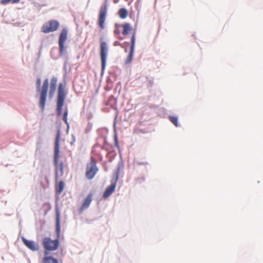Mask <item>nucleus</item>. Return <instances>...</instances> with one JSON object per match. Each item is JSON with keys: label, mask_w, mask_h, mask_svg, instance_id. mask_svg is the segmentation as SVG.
<instances>
[{"label": "nucleus", "mask_w": 263, "mask_h": 263, "mask_svg": "<svg viewBox=\"0 0 263 263\" xmlns=\"http://www.w3.org/2000/svg\"><path fill=\"white\" fill-rule=\"evenodd\" d=\"M56 232L57 238L52 240L49 237H45L43 240V246L44 248V254L48 255L50 252L55 251L59 248L60 235V213L58 210L56 211Z\"/></svg>", "instance_id": "f257e3e1"}, {"label": "nucleus", "mask_w": 263, "mask_h": 263, "mask_svg": "<svg viewBox=\"0 0 263 263\" xmlns=\"http://www.w3.org/2000/svg\"><path fill=\"white\" fill-rule=\"evenodd\" d=\"M36 84L37 90L40 92L39 105L42 111H44L47 97L49 80L48 79H46L43 82L42 86L41 87V79L38 78L36 80Z\"/></svg>", "instance_id": "f03ea898"}, {"label": "nucleus", "mask_w": 263, "mask_h": 263, "mask_svg": "<svg viewBox=\"0 0 263 263\" xmlns=\"http://www.w3.org/2000/svg\"><path fill=\"white\" fill-rule=\"evenodd\" d=\"M60 153V140L59 136H57L55 142L54 152V164L55 166V177L58 178V175L62 176L63 174V163L62 162H59Z\"/></svg>", "instance_id": "7ed1b4c3"}, {"label": "nucleus", "mask_w": 263, "mask_h": 263, "mask_svg": "<svg viewBox=\"0 0 263 263\" xmlns=\"http://www.w3.org/2000/svg\"><path fill=\"white\" fill-rule=\"evenodd\" d=\"M66 94L64 88L62 83H60L58 87L57 111L58 116H61L62 112V107L64 105Z\"/></svg>", "instance_id": "20e7f679"}, {"label": "nucleus", "mask_w": 263, "mask_h": 263, "mask_svg": "<svg viewBox=\"0 0 263 263\" xmlns=\"http://www.w3.org/2000/svg\"><path fill=\"white\" fill-rule=\"evenodd\" d=\"M99 171L97 166V161L92 157L90 158L89 162L87 164L85 176L88 180L92 179Z\"/></svg>", "instance_id": "39448f33"}, {"label": "nucleus", "mask_w": 263, "mask_h": 263, "mask_svg": "<svg viewBox=\"0 0 263 263\" xmlns=\"http://www.w3.org/2000/svg\"><path fill=\"white\" fill-rule=\"evenodd\" d=\"M107 13V7L106 4H103L100 7L98 17V25L101 29L105 28V22Z\"/></svg>", "instance_id": "423d86ee"}, {"label": "nucleus", "mask_w": 263, "mask_h": 263, "mask_svg": "<svg viewBox=\"0 0 263 263\" xmlns=\"http://www.w3.org/2000/svg\"><path fill=\"white\" fill-rule=\"evenodd\" d=\"M59 23L55 20H50L45 23L42 27V31L47 33L57 30Z\"/></svg>", "instance_id": "0eeeda50"}, {"label": "nucleus", "mask_w": 263, "mask_h": 263, "mask_svg": "<svg viewBox=\"0 0 263 263\" xmlns=\"http://www.w3.org/2000/svg\"><path fill=\"white\" fill-rule=\"evenodd\" d=\"M108 52L107 45L105 42L101 43L100 57L102 65V71L103 72L105 68L106 61Z\"/></svg>", "instance_id": "6e6552de"}, {"label": "nucleus", "mask_w": 263, "mask_h": 263, "mask_svg": "<svg viewBox=\"0 0 263 263\" xmlns=\"http://www.w3.org/2000/svg\"><path fill=\"white\" fill-rule=\"evenodd\" d=\"M68 35V30L66 29H63L60 35L59 45L60 51L61 55L63 54L65 51V43L67 40Z\"/></svg>", "instance_id": "1a4fd4ad"}, {"label": "nucleus", "mask_w": 263, "mask_h": 263, "mask_svg": "<svg viewBox=\"0 0 263 263\" xmlns=\"http://www.w3.org/2000/svg\"><path fill=\"white\" fill-rule=\"evenodd\" d=\"M135 42H136V33H135V32H134L131 36V45H130V52L129 53V54H128L126 61H125V63L127 64H129L133 60L134 49H135Z\"/></svg>", "instance_id": "9d476101"}, {"label": "nucleus", "mask_w": 263, "mask_h": 263, "mask_svg": "<svg viewBox=\"0 0 263 263\" xmlns=\"http://www.w3.org/2000/svg\"><path fill=\"white\" fill-rule=\"evenodd\" d=\"M23 243L30 250L32 251H36L39 250L40 247L39 244L32 240H29L25 238H22Z\"/></svg>", "instance_id": "9b49d317"}, {"label": "nucleus", "mask_w": 263, "mask_h": 263, "mask_svg": "<svg viewBox=\"0 0 263 263\" xmlns=\"http://www.w3.org/2000/svg\"><path fill=\"white\" fill-rule=\"evenodd\" d=\"M116 187V182H111V184L107 186L103 194L104 198H108L115 190Z\"/></svg>", "instance_id": "f8f14e48"}, {"label": "nucleus", "mask_w": 263, "mask_h": 263, "mask_svg": "<svg viewBox=\"0 0 263 263\" xmlns=\"http://www.w3.org/2000/svg\"><path fill=\"white\" fill-rule=\"evenodd\" d=\"M57 79L55 78H52L51 80L49 95L52 98L55 91L57 88Z\"/></svg>", "instance_id": "ddd939ff"}, {"label": "nucleus", "mask_w": 263, "mask_h": 263, "mask_svg": "<svg viewBox=\"0 0 263 263\" xmlns=\"http://www.w3.org/2000/svg\"><path fill=\"white\" fill-rule=\"evenodd\" d=\"M92 194H89L85 198L83 203L81 207V210L83 211L88 208L92 201Z\"/></svg>", "instance_id": "4468645a"}, {"label": "nucleus", "mask_w": 263, "mask_h": 263, "mask_svg": "<svg viewBox=\"0 0 263 263\" xmlns=\"http://www.w3.org/2000/svg\"><path fill=\"white\" fill-rule=\"evenodd\" d=\"M123 28L122 34L123 35H127L129 32L132 30L133 28L129 23H125L121 24Z\"/></svg>", "instance_id": "2eb2a0df"}, {"label": "nucleus", "mask_w": 263, "mask_h": 263, "mask_svg": "<svg viewBox=\"0 0 263 263\" xmlns=\"http://www.w3.org/2000/svg\"><path fill=\"white\" fill-rule=\"evenodd\" d=\"M43 263H59V260L51 256L46 255L42 259Z\"/></svg>", "instance_id": "dca6fc26"}, {"label": "nucleus", "mask_w": 263, "mask_h": 263, "mask_svg": "<svg viewBox=\"0 0 263 263\" xmlns=\"http://www.w3.org/2000/svg\"><path fill=\"white\" fill-rule=\"evenodd\" d=\"M115 30H114V33L116 35H117L118 36V37L119 39H120V40H122L123 38L121 36H120V29L122 28V25L121 24H116L115 25Z\"/></svg>", "instance_id": "f3484780"}, {"label": "nucleus", "mask_w": 263, "mask_h": 263, "mask_svg": "<svg viewBox=\"0 0 263 263\" xmlns=\"http://www.w3.org/2000/svg\"><path fill=\"white\" fill-rule=\"evenodd\" d=\"M118 14L121 18H125L128 15V11L125 8H121L119 10Z\"/></svg>", "instance_id": "a211bd4d"}, {"label": "nucleus", "mask_w": 263, "mask_h": 263, "mask_svg": "<svg viewBox=\"0 0 263 263\" xmlns=\"http://www.w3.org/2000/svg\"><path fill=\"white\" fill-rule=\"evenodd\" d=\"M64 188V183L63 181H61L59 182L58 184L56 186V191L58 194H61L63 191Z\"/></svg>", "instance_id": "6ab92c4d"}, {"label": "nucleus", "mask_w": 263, "mask_h": 263, "mask_svg": "<svg viewBox=\"0 0 263 263\" xmlns=\"http://www.w3.org/2000/svg\"><path fill=\"white\" fill-rule=\"evenodd\" d=\"M20 0H2L1 1V4L3 5H6L9 3L15 4L20 2Z\"/></svg>", "instance_id": "aec40b11"}, {"label": "nucleus", "mask_w": 263, "mask_h": 263, "mask_svg": "<svg viewBox=\"0 0 263 263\" xmlns=\"http://www.w3.org/2000/svg\"><path fill=\"white\" fill-rule=\"evenodd\" d=\"M169 119L170 121L176 126H178V119L176 117L170 116Z\"/></svg>", "instance_id": "412c9836"}, {"label": "nucleus", "mask_w": 263, "mask_h": 263, "mask_svg": "<svg viewBox=\"0 0 263 263\" xmlns=\"http://www.w3.org/2000/svg\"><path fill=\"white\" fill-rule=\"evenodd\" d=\"M67 116H68V109H67V108H66V109L65 110L64 115H63V120L64 121V122L66 124H68Z\"/></svg>", "instance_id": "4be33fe9"}, {"label": "nucleus", "mask_w": 263, "mask_h": 263, "mask_svg": "<svg viewBox=\"0 0 263 263\" xmlns=\"http://www.w3.org/2000/svg\"><path fill=\"white\" fill-rule=\"evenodd\" d=\"M118 44H119V42H115L114 43V45L115 46L118 45Z\"/></svg>", "instance_id": "5701e85b"}]
</instances>
